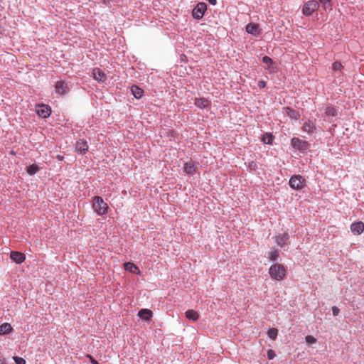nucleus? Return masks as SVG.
Returning <instances> with one entry per match:
<instances>
[{"instance_id": "nucleus-1", "label": "nucleus", "mask_w": 364, "mask_h": 364, "mask_svg": "<svg viewBox=\"0 0 364 364\" xmlns=\"http://www.w3.org/2000/svg\"><path fill=\"white\" fill-rule=\"evenodd\" d=\"M286 269L281 264H275L270 267L269 274L275 280L280 281L286 276Z\"/></svg>"}, {"instance_id": "nucleus-2", "label": "nucleus", "mask_w": 364, "mask_h": 364, "mask_svg": "<svg viewBox=\"0 0 364 364\" xmlns=\"http://www.w3.org/2000/svg\"><path fill=\"white\" fill-rule=\"evenodd\" d=\"M92 207L99 215H105L107 212L108 205L100 196L93 198Z\"/></svg>"}, {"instance_id": "nucleus-3", "label": "nucleus", "mask_w": 364, "mask_h": 364, "mask_svg": "<svg viewBox=\"0 0 364 364\" xmlns=\"http://www.w3.org/2000/svg\"><path fill=\"white\" fill-rule=\"evenodd\" d=\"M319 8V4L316 0H310L304 4L302 8V14L309 16Z\"/></svg>"}, {"instance_id": "nucleus-4", "label": "nucleus", "mask_w": 364, "mask_h": 364, "mask_svg": "<svg viewBox=\"0 0 364 364\" xmlns=\"http://www.w3.org/2000/svg\"><path fill=\"white\" fill-rule=\"evenodd\" d=\"M207 10V4L204 2H200L194 7L192 11V16L194 18L201 19Z\"/></svg>"}, {"instance_id": "nucleus-5", "label": "nucleus", "mask_w": 364, "mask_h": 364, "mask_svg": "<svg viewBox=\"0 0 364 364\" xmlns=\"http://www.w3.org/2000/svg\"><path fill=\"white\" fill-rule=\"evenodd\" d=\"M289 183L291 188L295 190H300L304 186L305 181L302 176L299 175H295L290 178Z\"/></svg>"}, {"instance_id": "nucleus-6", "label": "nucleus", "mask_w": 364, "mask_h": 364, "mask_svg": "<svg viewBox=\"0 0 364 364\" xmlns=\"http://www.w3.org/2000/svg\"><path fill=\"white\" fill-rule=\"evenodd\" d=\"M291 144L294 149L301 151H306L309 146L308 141L301 140L296 137L291 139Z\"/></svg>"}, {"instance_id": "nucleus-7", "label": "nucleus", "mask_w": 364, "mask_h": 364, "mask_svg": "<svg viewBox=\"0 0 364 364\" xmlns=\"http://www.w3.org/2000/svg\"><path fill=\"white\" fill-rule=\"evenodd\" d=\"M55 89L56 93L60 95H64L69 92L68 86L63 80H59L56 82L55 85Z\"/></svg>"}, {"instance_id": "nucleus-8", "label": "nucleus", "mask_w": 364, "mask_h": 364, "mask_svg": "<svg viewBox=\"0 0 364 364\" xmlns=\"http://www.w3.org/2000/svg\"><path fill=\"white\" fill-rule=\"evenodd\" d=\"M37 114L42 118H46L50 116L51 113V109L48 105H41L37 107Z\"/></svg>"}, {"instance_id": "nucleus-9", "label": "nucleus", "mask_w": 364, "mask_h": 364, "mask_svg": "<svg viewBox=\"0 0 364 364\" xmlns=\"http://www.w3.org/2000/svg\"><path fill=\"white\" fill-rule=\"evenodd\" d=\"M197 168V164L195 161L191 160L185 163L183 166V171L188 175H192L196 171Z\"/></svg>"}, {"instance_id": "nucleus-10", "label": "nucleus", "mask_w": 364, "mask_h": 364, "mask_svg": "<svg viewBox=\"0 0 364 364\" xmlns=\"http://www.w3.org/2000/svg\"><path fill=\"white\" fill-rule=\"evenodd\" d=\"M88 144L84 139H79L75 144V151L79 154H85L88 151Z\"/></svg>"}, {"instance_id": "nucleus-11", "label": "nucleus", "mask_w": 364, "mask_h": 364, "mask_svg": "<svg viewBox=\"0 0 364 364\" xmlns=\"http://www.w3.org/2000/svg\"><path fill=\"white\" fill-rule=\"evenodd\" d=\"M301 129L304 132H307L308 134L316 133V124L311 120H308L303 124Z\"/></svg>"}, {"instance_id": "nucleus-12", "label": "nucleus", "mask_w": 364, "mask_h": 364, "mask_svg": "<svg viewBox=\"0 0 364 364\" xmlns=\"http://www.w3.org/2000/svg\"><path fill=\"white\" fill-rule=\"evenodd\" d=\"M10 257L17 264H21L26 259L25 255L18 251H11L10 253Z\"/></svg>"}, {"instance_id": "nucleus-13", "label": "nucleus", "mask_w": 364, "mask_h": 364, "mask_svg": "<svg viewBox=\"0 0 364 364\" xmlns=\"http://www.w3.org/2000/svg\"><path fill=\"white\" fill-rule=\"evenodd\" d=\"M350 230L354 235H360L364 231V223L359 221L352 223Z\"/></svg>"}, {"instance_id": "nucleus-14", "label": "nucleus", "mask_w": 364, "mask_h": 364, "mask_svg": "<svg viewBox=\"0 0 364 364\" xmlns=\"http://www.w3.org/2000/svg\"><path fill=\"white\" fill-rule=\"evenodd\" d=\"M92 74H93V77L97 81L103 82V81H105V80L106 78V76H105V74L104 73V72L97 68L93 69Z\"/></svg>"}, {"instance_id": "nucleus-15", "label": "nucleus", "mask_w": 364, "mask_h": 364, "mask_svg": "<svg viewBox=\"0 0 364 364\" xmlns=\"http://www.w3.org/2000/svg\"><path fill=\"white\" fill-rule=\"evenodd\" d=\"M246 31L252 35H258L259 33V26L256 23H250L246 26Z\"/></svg>"}, {"instance_id": "nucleus-16", "label": "nucleus", "mask_w": 364, "mask_h": 364, "mask_svg": "<svg viewBox=\"0 0 364 364\" xmlns=\"http://www.w3.org/2000/svg\"><path fill=\"white\" fill-rule=\"evenodd\" d=\"M138 316L145 321H149L152 317V311L148 309H143L138 312Z\"/></svg>"}, {"instance_id": "nucleus-17", "label": "nucleus", "mask_w": 364, "mask_h": 364, "mask_svg": "<svg viewBox=\"0 0 364 364\" xmlns=\"http://www.w3.org/2000/svg\"><path fill=\"white\" fill-rule=\"evenodd\" d=\"M210 101L204 97L196 98L195 100V105L199 108H205L210 105Z\"/></svg>"}, {"instance_id": "nucleus-18", "label": "nucleus", "mask_w": 364, "mask_h": 364, "mask_svg": "<svg viewBox=\"0 0 364 364\" xmlns=\"http://www.w3.org/2000/svg\"><path fill=\"white\" fill-rule=\"evenodd\" d=\"M285 113L289 116L290 118L294 119H299L300 117V114L298 111L293 109L291 107H286L285 108Z\"/></svg>"}, {"instance_id": "nucleus-19", "label": "nucleus", "mask_w": 364, "mask_h": 364, "mask_svg": "<svg viewBox=\"0 0 364 364\" xmlns=\"http://www.w3.org/2000/svg\"><path fill=\"white\" fill-rule=\"evenodd\" d=\"M13 331V328L11 325L9 323H4L0 325V335H6L11 333Z\"/></svg>"}, {"instance_id": "nucleus-20", "label": "nucleus", "mask_w": 364, "mask_h": 364, "mask_svg": "<svg viewBox=\"0 0 364 364\" xmlns=\"http://www.w3.org/2000/svg\"><path fill=\"white\" fill-rule=\"evenodd\" d=\"M124 269L131 273L140 274L139 268L132 262H126L124 264Z\"/></svg>"}, {"instance_id": "nucleus-21", "label": "nucleus", "mask_w": 364, "mask_h": 364, "mask_svg": "<svg viewBox=\"0 0 364 364\" xmlns=\"http://www.w3.org/2000/svg\"><path fill=\"white\" fill-rule=\"evenodd\" d=\"M131 91L136 99H140L144 95V90L136 85L132 86Z\"/></svg>"}, {"instance_id": "nucleus-22", "label": "nucleus", "mask_w": 364, "mask_h": 364, "mask_svg": "<svg viewBox=\"0 0 364 364\" xmlns=\"http://www.w3.org/2000/svg\"><path fill=\"white\" fill-rule=\"evenodd\" d=\"M289 236L287 233H284L282 235H279L276 237V242L281 247L284 245H286Z\"/></svg>"}, {"instance_id": "nucleus-23", "label": "nucleus", "mask_w": 364, "mask_h": 364, "mask_svg": "<svg viewBox=\"0 0 364 364\" xmlns=\"http://www.w3.org/2000/svg\"><path fill=\"white\" fill-rule=\"evenodd\" d=\"M186 317L188 318V319H190V320H192V321H196L199 316H198V314L194 311V310H188L186 312Z\"/></svg>"}, {"instance_id": "nucleus-24", "label": "nucleus", "mask_w": 364, "mask_h": 364, "mask_svg": "<svg viewBox=\"0 0 364 364\" xmlns=\"http://www.w3.org/2000/svg\"><path fill=\"white\" fill-rule=\"evenodd\" d=\"M327 117H336L338 114L337 109L333 107H327L325 110Z\"/></svg>"}, {"instance_id": "nucleus-25", "label": "nucleus", "mask_w": 364, "mask_h": 364, "mask_svg": "<svg viewBox=\"0 0 364 364\" xmlns=\"http://www.w3.org/2000/svg\"><path fill=\"white\" fill-rule=\"evenodd\" d=\"M274 139V136L272 133H266L262 137V141L266 144H272Z\"/></svg>"}, {"instance_id": "nucleus-26", "label": "nucleus", "mask_w": 364, "mask_h": 364, "mask_svg": "<svg viewBox=\"0 0 364 364\" xmlns=\"http://www.w3.org/2000/svg\"><path fill=\"white\" fill-rule=\"evenodd\" d=\"M38 170V166L36 164H31L27 167V173L30 175L36 174Z\"/></svg>"}, {"instance_id": "nucleus-27", "label": "nucleus", "mask_w": 364, "mask_h": 364, "mask_svg": "<svg viewBox=\"0 0 364 364\" xmlns=\"http://www.w3.org/2000/svg\"><path fill=\"white\" fill-rule=\"evenodd\" d=\"M267 335L269 338L274 340L278 335V330L275 328H270L267 331Z\"/></svg>"}, {"instance_id": "nucleus-28", "label": "nucleus", "mask_w": 364, "mask_h": 364, "mask_svg": "<svg viewBox=\"0 0 364 364\" xmlns=\"http://www.w3.org/2000/svg\"><path fill=\"white\" fill-rule=\"evenodd\" d=\"M279 257V252L277 250L271 251L269 252V258L272 261H276Z\"/></svg>"}, {"instance_id": "nucleus-29", "label": "nucleus", "mask_w": 364, "mask_h": 364, "mask_svg": "<svg viewBox=\"0 0 364 364\" xmlns=\"http://www.w3.org/2000/svg\"><path fill=\"white\" fill-rule=\"evenodd\" d=\"M342 68H343L342 64L338 61H336L333 63L332 68L335 71L341 70Z\"/></svg>"}, {"instance_id": "nucleus-30", "label": "nucleus", "mask_w": 364, "mask_h": 364, "mask_svg": "<svg viewBox=\"0 0 364 364\" xmlns=\"http://www.w3.org/2000/svg\"><path fill=\"white\" fill-rule=\"evenodd\" d=\"M305 340H306V343H308L309 344H313L316 342V339L314 336H310V335L306 336L305 338Z\"/></svg>"}, {"instance_id": "nucleus-31", "label": "nucleus", "mask_w": 364, "mask_h": 364, "mask_svg": "<svg viewBox=\"0 0 364 364\" xmlns=\"http://www.w3.org/2000/svg\"><path fill=\"white\" fill-rule=\"evenodd\" d=\"M13 359L16 364H26V360L23 358L14 356Z\"/></svg>"}, {"instance_id": "nucleus-32", "label": "nucleus", "mask_w": 364, "mask_h": 364, "mask_svg": "<svg viewBox=\"0 0 364 364\" xmlns=\"http://www.w3.org/2000/svg\"><path fill=\"white\" fill-rule=\"evenodd\" d=\"M262 62L264 63L269 64V65L273 63L272 59L267 55H265L262 58Z\"/></svg>"}, {"instance_id": "nucleus-33", "label": "nucleus", "mask_w": 364, "mask_h": 364, "mask_svg": "<svg viewBox=\"0 0 364 364\" xmlns=\"http://www.w3.org/2000/svg\"><path fill=\"white\" fill-rule=\"evenodd\" d=\"M321 4H323L325 8H331V0H318Z\"/></svg>"}, {"instance_id": "nucleus-34", "label": "nucleus", "mask_w": 364, "mask_h": 364, "mask_svg": "<svg viewBox=\"0 0 364 364\" xmlns=\"http://www.w3.org/2000/svg\"><path fill=\"white\" fill-rule=\"evenodd\" d=\"M275 357V353H274V351L272 349L269 350L267 351V358L269 359V360H272Z\"/></svg>"}, {"instance_id": "nucleus-35", "label": "nucleus", "mask_w": 364, "mask_h": 364, "mask_svg": "<svg viewBox=\"0 0 364 364\" xmlns=\"http://www.w3.org/2000/svg\"><path fill=\"white\" fill-rule=\"evenodd\" d=\"M332 312H333V316H338L339 312H340V309L338 307H336V306H333L332 307Z\"/></svg>"}, {"instance_id": "nucleus-36", "label": "nucleus", "mask_w": 364, "mask_h": 364, "mask_svg": "<svg viewBox=\"0 0 364 364\" xmlns=\"http://www.w3.org/2000/svg\"><path fill=\"white\" fill-rule=\"evenodd\" d=\"M266 86V82L264 81V80H259L258 82V87L260 88V89H262V88H264Z\"/></svg>"}, {"instance_id": "nucleus-37", "label": "nucleus", "mask_w": 364, "mask_h": 364, "mask_svg": "<svg viewBox=\"0 0 364 364\" xmlns=\"http://www.w3.org/2000/svg\"><path fill=\"white\" fill-rule=\"evenodd\" d=\"M249 168L250 169H255L257 168V164L254 161H251L249 163Z\"/></svg>"}, {"instance_id": "nucleus-38", "label": "nucleus", "mask_w": 364, "mask_h": 364, "mask_svg": "<svg viewBox=\"0 0 364 364\" xmlns=\"http://www.w3.org/2000/svg\"><path fill=\"white\" fill-rule=\"evenodd\" d=\"M87 357L90 358V362L92 363V364H99L98 362L95 360L91 355H87Z\"/></svg>"}, {"instance_id": "nucleus-39", "label": "nucleus", "mask_w": 364, "mask_h": 364, "mask_svg": "<svg viewBox=\"0 0 364 364\" xmlns=\"http://www.w3.org/2000/svg\"><path fill=\"white\" fill-rule=\"evenodd\" d=\"M208 2L211 4V5H216L217 4V0H208Z\"/></svg>"}, {"instance_id": "nucleus-40", "label": "nucleus", "mask_w": 364, "mask_h": 364, "mask_svg": "<svg viewBox=\"0 0 364 364\" xmlns=\"http://www.w3.org/2000/svg\"><path fill=\"white\" fill-rule=\"evenodd\" d=\"M57 159L59 160V161H63V156H61V155H58L57 156Z\"/></svg>"}]
</instances>
